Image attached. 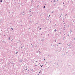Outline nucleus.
<instances>
[{
  "label": "nucleus",
  "instance_id": "nucleus-1",
  "mask_svg": "<svg viewBox=\"0 0 75 75\" xmlns=\"http://www.w3.org/2000/svg\"><path fill=\"white\" fill-rule=\"evenodd\" d=\"M17 53H18V52H17L16 53V54H17Z\"/></svg>",
  "mask_w": 75,
  "mask_h": 75
},
{
  "label": "nucleus",
  "instance_id": "nucleus-2",
  "mask_svg": "<svg viewBox=\"0 0 75 75\" xmlns=\"http://www.w3.org/2000/svg\"><path fill=\"white\" fill-rule=\"evenodd\" d=\"M56 31H56H57V30H54V31Z\"/></svg>",
  "mask_w": 75,
  "mask_h": 75
},
{
  "label": "nucleus",
  "instance_id": "nucleus-3",
  "mask_svg": "<svg viewBox=\"0 0 75 75\" xmlns=\"http://www.w3.org/2000/svg\"><path fill=\"white\" fill-rule=\"evenodd\" d=\"M1 2H2V0L0 1Z\"/></svg>",
  "mask_w": 75,
  "mask_h": 75
},
{
  "label": "nucleus",
  "instance_id": "nucleus-4",
  "mask_svg": "<svg viewBox=\"0 0 75 75\" xmlns=\"http://www.w3.org/2000/svg\"><path fill=\"white\" fill-rule=\"evenodd\" d=\"M44 8H45V6H44Z\"/></svg>",
  "mask_w": 75,
  "mask_h": 75
},
{
  "label": "nucleus",
  "instance_id": "nucleus-5",
  "mask_svg": "<svg viewBox=\"0 0 75 75\" xmlns=\"http://www.w3.org/2000/svg\"><path fill=\"white\" fill-rule=\"evenodd\" d=\"M45 59H44V61H45Z\"/></svg>",
  "mask_w": 75,
  "mask_h": 75
},
{
  "label": "nucleus",
  "instance_id": "nucleus-6",
  "mask_svg": "<svg viewBox=\"0 0 75 75\" xmlns=\"http://www.w3.org/2000/svg\"><path fill=\"white\" fill-rule=\"evenodd\" d=\"M40 73H41V71L39 72V73L40 74Z\"/></svg>",
  "mask_w": 75,
  "mask_h": 75
},
{
  "label": "nucleus",
  "instance_id": "nucleus-7",
  "mask_svg": "<svg viewBox=\"0 0 75 75\" xmlns=\"http://www.w3.org/2000/svg\"><path fill=\"white\" fill-rule=\"evenodd\" d=\"M11 29L13 30V28H11Z\"/></svg>",
  "mask_w": 75,
  "mask_h": 75
},
{
  "label": "nucleus",
  "instance_id": "nucleus-8",
  "mask_svg": "<svg viewBox=\"0 0 75 75\" xmlns=\"http://www.w3.org/2000/svg\"><path fill=\"white\" fill-rule=\"evenodd\" d=\"M41 30V28H40V30Z\"/></svg>",
  "mask_w": 75,
  "mask_h": 75
},
{
  "label": "nucleus",
  "instance_id": "nucleus-9",
  "mask_svg": "<svg viewBox=\"0 0 75 75\" xmlns=\"http://www.w3.org/2000/svg\"><path fill=\"white\" fill-rule=\"evenodd\" d=\"M63 4H64V3L63 2Z\"/></svg>",
  "mask_w": 75,
  "mask_h": 75
},
{
  "label": "nucleus",
  "instance_id": "nucleus-10",
  "mask_svg": "<svg viewBox=\"0 0 75 75\" xmlns=\"http://www.w3.org/2000/svg\"><path fill=\"white\" fill-rule=\"evenodd\" d=\"M41 67H42V66H41Z\"/></svg>",
  "mask_w": 75,
  "mask_h": 75
},
{
  "label": "nucleus",
  "instance_id": "nucleus-11",
  "mask_svg": "<svg viewBox=\"0 0 75 75\" xmlns=\"http://www.w3.org/2000/svg\"><path fill=\"white\" fill-rule=\"evenodd\" d=\"M36 62H37V61H36Z\"/></svg>",
  "mask_w": 75,
  "mask_h": 75
},
{
  "label": "nucleus",
  "instance_id": "nucleus-12",
  "mask_svg": "<svg viewBox=\"0 0 75 75\" xmlns=\"http://www.w3.org/2000/svg\"><path fill=\"white\" fill-rule=\"evenodd\" d=\"M9 38V39H10V38Z\"/></svg>",
  "mask_w": 75,
  "mask_h": 75
},
{
  "label": "nucleus",
  "instance_id": "nucleus-13",
  "mask_svg": "<svg viewBox=\"0 0 75 75\" xmlns=\"http://www.w3.org/2000/svg\"><path fill=\"white\" fill-rule=\"evenodd\" d=\"M57 41V40H56V41Z\"/></svg>",
  "mask_w": 75,
  "mask_h": 75
},
{
  "label": "nucleus",
  "instance_id": "nucleus-14",
  "mask_svg": "<svg viewBox=\"0 0 75 75\" xmlns=\"http://www.w3.org/2000/svg\"><path fill=\"white\" fill-rule=\"evenodd\" d=\"M36 66H37V65H36Z\"/></svg>",
  "mask_w": 75,
  "mask_h": 75
}]
</instances>
